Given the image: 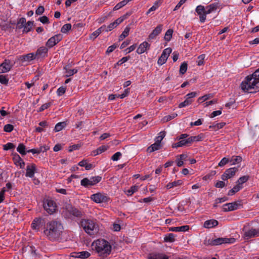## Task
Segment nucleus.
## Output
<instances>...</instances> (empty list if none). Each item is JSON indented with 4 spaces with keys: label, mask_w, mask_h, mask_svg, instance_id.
I'll return each instance as SVG.
<instances>
[{
    "label": "nucleus",
    "mask_w": 259,
    "mask_h": 259,
    "mask_svg": "<svg viewBox=\"0 0 259 259\" xmlns=\"http://www.w3.org/2000/svg\"><path fill=\"white\" fill-rule=\"evenodd\" d=\"M64 227L60 221L54 220L48 222L44 228V234L51 241L61 239Z\"/></svg>",
    "instance_id": "1"
},
{
    "label": "nucleus",
    "mask_w": 259,
    "mask_h": 259,
    "mask_svg": "<svg viewBox=\"0 0 259 259\" xmlns=\"http://www.w3.org/2000/svg\"><path fill=\"white\" fill-rule=\"evenodd\" d=\"M241 89L245 92H259V68L250 75L247 76L240 84Z\"/></svg>",
    "instance_id": "2"
},
{
    "label": "nucleus",
    "mask_w": 259,
    "mask_h": 259,
    "mask_svg": "<svg viewBox=\"0 0 259 259\" xmlns=\"http://www.w3.org/2000/svg\"><path fill=\"white\" fill-rule=\"evenodd\" d=\"M96 252L102 258H104L109 255L111 252V245L104 239H98L92 243Z\"/></svg>",
    "instance_id": "3"
},
{
    "label": "nucleus",
    "mask_w": 259,
    "mask_h": 259,
    "mask_svg": "<svg viewBox=\"0 0 259 259\" xmlns=\"http://www.w3.org/2000/svg\"><path fill=\"white\" fill-rule=\"evenodd\" d=\"M80 224L85 232L90 235H94L98 231V226L96 220L90 219H82Z\"/></svg>",
    "instance_id": "4"
},
{
    "label": "nucleus",
    "mask_w": 259,
    "mask_h": 259,
    "mask_svg": "<svg viewBox=\"0 0 259 259\" xmlns=\"http://www.w3.org/2000/svg\"><path fill=\"white\" fill-rule=\"evenodd\" d=\"M101 180L102 177L100 176L92 177L90 179L85 178L81 180L80 185L85 188H88L97 184L99 183Z\"/></svg>",
    "instance_id": "5"
},
{
    "label": "nucleus",
    "mask_w": 259,
    "mask_h": 259,
    "mask_svg": "<svg viewBox=\"0 0 259 259\" xmlns=\"http://www.w3.org/2000/svg\"><path fill=\"white\" fill-rule=\"evenodd\" d=\"M43 207L44 209L50 214L54 213L57 210L56 203L52 199H47L44 200Z\"/></svg>",
    "instance_id": "6"
},
{
    "label": "nucleus",
    "mask_w": 259,
    "mask_h": 259,
    "mask_svg": "<svg viewBox=\"0 0 259 259\" xmlns=\"http://www.w3.org/2000/svg\"><path fill=\"white\" fill-rule=\"evenodd\" d=\"M91 199L97 203L108 202L109 197L105 193H98L94 194L91 196Z\"/></svg>",
    "instance_id": "7"
},
{
    "label": "nucleus",
    "mask_w": 259,
    "mask_h": 259,
    "mask_svg": "<svg viewBox=\"0 0 259 259\" xmlns=\"http://www.w3.org/2000/svg\"><path fill=\"white\" fill-rule=\"evenodd\" d=\"M243 237L245 239L259 236V229L251 228L248 230L243 229Z\"/></svg>",
    "instance_id": "8"
},
{
    "label": "nucleus",
    "mask_w": 259,
    "mask_h": 259,
    "mask_svg": "<svg viewBox=\"0 0 259 259\" xmlns=\"http://www.w3.org/2000/svg\"><path fill=\"white\" fill-rule=\"evenodd\" d=\"M235 239L234 238H219L212 240L209 243L211 245H218L223 243H233L235 241Z\"/></svg>",
    "instance_id": "9"
},
{
    "label": "nucleus",
    "mask_w": 259,
    "mask_h": 259,
    "mask_svg": "<svg viewBox=\"0 0 259 259\" xmlns=\"http://www.w3.org/2000/svg\"><path fill=\"white\" fill-rule=\"evenodd\" d=\"M62 39V36L60 34L55 35L50 38L46 42V46L49 48H51L55 46Z\"/></svg>",
    "instance_id": "10"
},
{
    "label": "nucleus",
    "mask_w": 259,
    "mask_h": 259,
    "mask_svg": "<svg viewBox=\"0 0 259 259\" xmlns=\"http://www.w3.org/2000/svg\"><path fill=\"white\" fill-rule=\"evenodd\" d=\"M171 51L172 50L170 48H167L164 49L158 60V64L160 65L164 64L166 62L169 55L171 53Z\"/></svg>",
    "instance_id": "11"
},
{
    "label": "nucleus",
    "mask_w": 259,
    "mask_h": 259,
    "mask_svg": "<svg viewBox=\"0 0 259 259\" xmlns=\"http://www.w3.org/2000/svg\"><path fill=\"white\" fill-rule=\"evenodd\" d=\"M241 205V201H235L232 203H226L223 206L224 211H230L236 210Z\"/></svg>",
    "instance_id": "12"
},
{
    "label": "nucleus",
    "mask_w": 259,
    "mask_h": 259,
    "mask_svg": "<svg viewBox=\"0 0 259 259\" xmlns=\"http://www.w3.org/2000/svg\"><path fill=\"white\" fill-rule=\"evenodd\" d=\"M238 170L236 167H231L226 170L225 172L222 175L221 178L223 181L227 180L232 178Z\"/></svg>",
    "instance_id": "13"
},
{
    "label": "nucleus",
    "mask_w": 259,
    "mask_h": 259,
    "mask_svg": "<svg viewBox=\"0 0 259 259\" xmlns=\"http://www.w3.org/2000/svg\"><path fill=\"white\" fill-rule=\"evenodd\" d=\"M196 12L199 16L200 21L201 23L205 22L206 19V14H205V9L203 6L199 5L196 8Z\"/></svg>",
    "instance_id": "14"
},
{
    "label": "nucleus",
    "mask_w": 259,
    "mask_h": 259,
    "mask_svg": "<svg viewBox=\"0 0 259 259\" xmlns=\"http://www.w3.org/2000/svg\"><path fill=\"white\" fill-rule=\"evenodd\" d=\"M13 66L11 62L9 60H5V61L0 65V73H6L11 70Z\"/></svg>",
    "instance_id": "15"
},
{
    "label": "nucleus",
    "mask_w": 259,
    "mask_h": 259,
    "mask_svg": "<svg viewBox=\"0 0 259 259\" xmlns=\"http://www.w3.org/2000/svg\"><path fill=\"white\" fill-rule=\"evenodd\" d=\"M44 220L41 218H35L32 222L31 228L33 230L38 231L39 228L42 226Z\"/></svg>",
    "instance_id": "16"
},
{
    "label": "nucleus",
    "mask_w": 259,
    "mask_h": 259,
    "mask_svg": "<svg viewBox=\"0 0 259 259\" xmlns=\"http://www.w3.org/2000/svg\"><path fill=\"white\" fill-rule=\"evenodd\" d=\"M163 28V25L159 24L152 31L148 36V39L152 40L156 38L161 32Z\"/></svg>",
    "instance_id": "17"
},
{
    "label": "nucleus",
    "mask_w": 259,
    "mask_h": 259,
    "mask_svg": "<svg viewBox=\"0 0 259 259\" xmlns=\"http://www.w3.org/2000/svg\"><path fill=\"white\" fill-rule=\"evenodd\" d=\"M25 176L27 177L33 178L36 172V165L34 164L28 165L26 167Z\"/></svg>",
    "instance_id": "18"
},
{
    "label": "nucleus",
    "mask_w": 259,
    "mask_h": 259,
    "mask_svg": "<svg viewBox=\"0 0 259 259\" xmlns=\"http://www.w3.org/2000/svg\"><path fill=\"white\" fill-rule=\"evenodd\" d=\"M150 45L147 41H144L141 44L138 49H137V53L138 54H142L145 52L147 50H149Z\"/></svg>",
    "instance_id": "19"
},
{
    "label": "nucleus",
    "mask_w": 259,
    "mask_h": 259,
    "mask_svg": "<svg viewBox=\"0 0 259 259\" xmlns=\"http://www.w3.org/2000/svg\"><path fill=\"white\" fill-rule=\"evenodd\" d=\"M147 259H168V257L162 253H151L147 255Z\"/></svg>",
    "instance_id": "20"
},
{
    "label": "nucleus",
    "mask_w": 259,
    "mask_h": 259,
    "mask_svg": "<svg viewBox=\"0 0 259 259\" xmlns=\"http://www.w3.org/2000/svg\"><path fill=\"white\" fill-rule=\"evenodd\" d=\"M68 212L76 217H80L82 215V213L81 211L78 209L72 207L71 206H69L67 208Z\"/></svg>",
    "instance_id": "21"
},
{
    "label": "nucleus",
    "mask_w": 259,
    "mask_h": 259,
    "mask_svg": "<svg viewBox=\"0 0 259 259\" xmlns=\"http://www.w3.org/2000/svg\"><path fill=\"white\" fill-rule=\"evenodd\" d=\"M48 52V49L47 47H41L37 50L35 54L36 56L45 57L47 56Z\"/></svg>",
    "instance_id": "22"
},
{
    "label": "nucleus",
    "mask_w": 259,
    "mask_h": 259,
    "mask_svg": "<svg viewBox=\"0 0 259 259\" xmlns=\"http://www.w3.org/2000/svg\"><path fill=\"white\" fill-rule=\"evenodd\" d=\"M218 225V221L215 220H210L204 222L203 227L205 228H212Z\"/></svg>",
    "instance_id": "23"
},
{
    "label": "nucleus",
    "mask_w": 259,
    "mask_h": 259,
    "mask_svg": "<svg viewBox=\"0 0 259 259\" xmlns=\"http://www.w3.org/2000/svg\"><path fill=\"white\" fill-rule=\"evenodd\" d=\"M218 8V4L216 3L211 4L205 8V14L206 15L211 13L215 11Z\"/></svg>",
    "instance_id": "24"
},
{
    "label": "nucleus",
    "mask_w": 259,
    "mask_h": 259,
    "mask_svg": "<svg viewBox=\"0 0 259 259\" xmlns=\"http://www.w3.org/2000/svg\"><path fill=\"white\" fill-rule=\"evenodd\" d=\"M161 148V144L158 143L156 142L150 146H149L147 149V151L149 153L153 152L155 151L158 150Z\"/></svg>",
    "instance_id": "25"
},
{
    "label": "nucleus",
    "mask_w": 259,
    "mask_h": 259,
    "mask_svg": "<svg viewBox=\"0 0 259 259\" xmlns=\"http://www.w3.org/2000/svg\"><path fill=\"white\" fill-rule=\"evenodd\" d=\"M36 57V55L34 53H29L27 55H23L20 57V59L24 61H30L35 59Z\"/></svg>",
    "instance_id": "26"
},
{
    "label": "nucleus",
    "mask_w": 259,
    "mask_h": 259,
    "mask_svg": "<svg viewBox=\"0 0 259 259\" xmlns=\"http://www.w3.org/2000/svg\"><path fill=\"white\" fill-rule=\"evenodd\" d=\"M64 69L65 70V76L66 77L72 76L74 74L76 73L78 71L76 69H69L68 66H65Z\"/></svg>",
    "instance_id": "27"
},
{
    "label": "nucleus",
    "mask_w": 259,
    "mask_h": 259,
    "mask_svg": "<svg viewBox=\"0 0 259 259\" xmlns=\"http://www.w3.org/2000/svg\"><path fill=\"white\" fill-rule=\"evenodd\" d=\"M189 229V226L187 225L180 227H171L169 228V231L173 232H186Z\"/></svg>",
    "instance_id": "28"
},
{
    "label": "nucleus",
    "mask_w": 259,
    "mask_h": 259,
    "mask_svg": "<svg viewBox=\"0 0 259 259\" xmlns=\"http://www.w3.org/2000/svg\"><path fill=\"white\" fill-rule=\"evenodd\" d=\"M106 28L105 25H103L101 27H100L99 29L95 31L94 32H93L91 35H90V38L94 39H95L97 36H98L100 34L104 31L103 29Z\"/></svg>",
    "instance_id": "29"
},
{
    "label": "nucleus",
    "mask_w": 259,
    "mask_h": 259,
    "mask_svg": "<svg viewBox=\"0 0 259 259\" xmlns=\"http://www.w3.org/2000/svg\"><path fill=\"white\" fill-rule=\"evenodd\" d=\"M183 182L182 180H177L174 181L172 182H170L168 183L166 186V188L167 189H170L171 188H172L175 187H177L178 186H180L182 185Z\"/></svg>",
    "instance_id": "30"
},
{
    "label": "nucleus",
    "mask_w": 259,
    "mask_h": 259,
    "mask_svg": "<svg viewBox=\"0 0 259 259\" xmlns=\"http://www.w3.org/2000/svg\"><path fill=\"white\" fill-rule=\"evenodd\" d=\"M34 25V22L33 21H28L27 23L24 25V26L23 27V33H28V32L30 31L33 26Z\"/></svg>",
    "instance_id": "31"
},
{
    "label": "nucleus",
    "mask_w": 259,
    "mask_h": 259,
    "mask_svg": "<svg viewBox=\"0 0 259 259\" xmlns=\"http://www.w3.org/2000/svg\"><path fill=\"white\" fill-rule=\"evenodd\" d=\"M180 141L174 143L172 145V148L181 147L184 146H188L186 139H179Z\"/></svg>",
    "instance_id": "32"
},
{
    "label": "nucleus",
    "mask_w": 259,
    "mask_h": 259,
    "mask_svg": "<svg viewBox=\"0 0 259 259\" xmlns=\"http://www.w3.org/2000/svg\"><path fill=\"white\" fill-rule=\"evenodd\" d=\"M186 156L184 154H181L177 157L176 162L178 166L180 167L183 165V160L186 158Z\"/></svg>",
    "instance_id": "33"
},
{
    "label": "nucleus",
    "mask_w": 259,
    "mask_h": 259,
    "mask_svg": "<svg viewBox=\"0 0 259 259\" xmlns=\"http://www.w3.org/2000/svg\"><path fill=\"white\" fill-rule=\"evenodd\" d=\"M91 254L87 251H83L76 253L75 256L76 258H87L90 256Z\"/></svg>",
    "instance_id": "34"
},
{
    "label": "nucleus",
    "mask_w": 259,
    "mask_h": 259,
    "mask_svg": "<svg viewBox=\"0 0 259 259\" xmlns=\"http://www.w3.org/2000/svg\"><path fill=\"white\" fill-rule=\"evenodd\" d=\"M109 148V146L106 145H103L99 147L96 151H94V155L96 156L102 152L106 151Z\"/></svg>",
    "instance_id": "35"
},
{
    "label": "nucleus",
    "mask_w": 259,
    "mask_h": 259,
    "mask_svg": "<svg viewBox=\"0 0 259 259\" xmlns=\"http://www.w3.org/2000/svg\"><path fill=\"white\" fill-rule=\"evenodd\" d=\"M242 160V158L240 156H233L230 159V161L232 162V165H235L241 162Z\"/></svg>",
    "instance_id": "36"
},
{
    "label": "nucleus",
    "mask_w": 259,
    "mask_h": 259,
    "mask_svg": "<svg viewBox=\"0 0 259 259\" xmlns=\"http://www.w3.org/2000/svg\"><path fill=\"white\" fill-rule=\"evenodd\" d=\"M184 98L185 99V101L179 104L178 106L179 108H182L188 106L193 103L192 101H191L190 100H189V99L187 98V97H185Z\"/></svg>",
    "instance_id": "37"
},
{
    "label": "nucleus",
    "mask_w": 259,
    "mask_h": 259,
    "mask_svg": "<svg viewBox=\"0 0 259 259\" xmlns=\"http://www.w3.org/2000/svg\"><path fill=\"white\" fill-rule=\"evenodd\" d=\"M225 125V122L214 123L212 125L209 126L210 128H213L215 131H217L222 128Z\"/></svg>",
    "instance_id": "38"
},
{
    "label": "nucleus",
    "mask_w": 259,
    "mask_h": 259,
    "mask_svg": "<svg viewBox=\"0 0 259 259\" xmlns=\"http://www.w3.org/2000/svg\"><path fill=\"white\" fill-rule=\"evenodd\" d=\"M139 189V186H134L130 188V189L127 190L125 193L128 196L132 195L135 192L138 191Z\"/></svg>",
    "instance_id": "39"
},
{
    "label": "nucleus",
    "mask_w": 259,
    "mask_h": 259,
    "mask_svg": "<svg viewBox=\"0 0 259 259\" xmlns=\"http://www.w3.org/2000/svg\"><path fill=\"white\" fill-rule=\"evenodd\" d=\"M17 151L22 155H25L26 154L25 151V146L23 144H19Z\"/></svg>",
    "instance_id": "40"
},
{
    "label": "nucleus",
    "mask_w": 259,
    "mask_h": 259,
    "mask_svg": "<svg viewBox=\"0 0 259 259\" xmlns=\"http://www.w3.org/2000/svg\"><path fill=\"white\" fill-rule=\"evenodd\" d=\"M172 33H173L172 29H169L167 30L166 31V32H165V35L164 37L165 40H166V41H169L172 37Z\"/></svg>",
    "instance_id": "41"
},
{
    "label": "nucleus",
    "mask_w": 259,
    "mask_h": 259,
    "mask_svg": "<svg viewBox=\"0 0 259 259\" xmlns=\"http://www.w3.org/2000/svg\"><path fill=\"white\" fill-rule=\"evenodd\" d=\"M188 64L186 62H183L180 67V73L181 74H184L185 73L187 70Z\"/></svg>",
    "instance_id": "42"
},
{
    "label": "nucleus",
    "mask_w": 259,
    "mask_h": 259,
    "mask_svg": "<svg viewBox=\"0 0 259 259\" xmlns=\"http://www.w3.org/2000/svg\"><path fill=\"white\" fill-rule=\"evenodd\" d=\"M127 4V2L126 0H123L115 5V6L113 8V10H118L120 8H122L123 7H124V6H125Z\"/></svg>",
    "instance_id": "43"
},
{
    "label": "nucleus",
    "mask_w": 259,
    "mask_h": 259,
    "mask_svg": "<svg viewBox=\"0 0 259 259\" xmlns=\"http://www.w3.org/2000/svg\"><path fill=\"white\" fill-rule=\"evenodd\" d=\"M66 126V123L64 122H59L55 126L54 131L56 132L61 131Z\"/></svg>",
    "instance_id": "44"
},
{
    "label": "nucleus",
    "mask_w": 259,
    "mask_h": 259,
    "mask_svg": "<svg viewBox=\"0 0 259 259\" xmlns=\"http://www.w3.org/2000/svg\"><path fill=\"white\" fill-rule=\"evenodd\" d=\"M164 239L166 242H174L175 240V235L172 233H169L165 236Z\"/></svg>",
    "instance_id": "45"
},
{
    "label": "nucleus",
    "mask_w": 259,
    "mask_h": 259,
    "mask_svg": "<svg viewBox=\"0 0 259 259\" xmlns=\"http://www.w3.org/2000/svg\"><path fill=\"white\" fill-rule=\"evenodd\" d=\"M71 28V25L70 23L64 24L61 29V32L66 33Z\"/></svg>",
    "instance_id": "46"
},
{
    "label": "nucleus",
    "mask_w": 259,
    "mask_h": 259,
    "mask_svg": "<svg viewBox=\"0 0 259 259\" xmlns=\"http://www.w3.org/2000/svg\"><path fill=\"white\" fill-rule=\"evenodd\" d=\"M27 23L25 18H21L17 23V27L19 29L23 28L24 25Z\"/></svg>",
    "instance_id": "47"
},
{
    "label": "nucleus",
    "mask_w": 259,
    "mask_h": 259,
    "mask_svg": "<svg viewBox=\"0 0 259 259\" xmlns=\"http://www.w3.org/2000/svg\"><path fill=\"white\" fill-rule=\"evenodd\" d=\"M212 95L211 94H207L203 96L200 97L198 99V102L200 103L201 102H204L211 98L212 97Z\"/></svg>",
    "instance_id": "48"
},
{
    "label": "nucleus",
    "mask_w": 259,
    "mask_h": 259,
    "mask_svg": "<svg viewBox=\"0 0 259 259\" xmlns=\"http://www.w3.org/2000/svg\"><path fill=\"white\" fill-rule=\"evenodd\" d=\"M249 178V177L248 176H242L238 180L236 183L241 185L242 184L247 182Z\"/></svg>",
    "instance_id": "49"
},
{
    "label": "nucleus",
    "mask_w": 259,
    "mask_h": 259,
    "mask_svg": "<svg viewBox=\"0 0 259 259\" xmlns=\"http://www.w3.org/2000/svg\"><path fill=\"white\" fill-rule=\"evenodd\" d=\"M13 159L14 163L17 166H18L19 163H20V162H21L22 160V158L20 157V156L17 153H15L14 155Z\"/></svg>",
    "instance_id": "50"
},
{
    "label": "nucleus",
    "mask_w": 259,
    "mask_h": 259,
    "mask_svg": "<svg viewBox=\"0 0 259 259\" xmlns=\"http://www.w3.org/2000/svg\"><path fill=\"white\" fill-rule=\"evenodd\" d=\"M117 26L115 25L114 22L111 23L108 26H106V28L104 29V31L105 32H108L110 31H111L113 30L114 28L116 27Z\"/></svg>",
    "instance_id": "51"
},
{
    "label": "nucleus",
    "mask_w": 259,
    "mask_h": 259,
    "mask_svg": "<svg viewBox=\"0 0 259 259\" xmlns=\"http://www.w3.org/2000/svg\"><path fill=\"white\" fill-rule=\"evenodd\" d=\"M204 58H205V55H204V54L201 55L198 57L197 63V65L198 66H201L203 64Z\"/></svg>",
    "instance_id": "52"
},
{
    "label": "nucleus",
    "mask_w": 259,
    "mask_h": 259,
    "mask_svg": "<svg viewBox=\"0 0 259 259\" xmlns=\"http://www.w3.org/2000/svg\"><path fill=\"white\" fill-rule=\"evenodd\" d=\"M15 147V146L14 145V144H13L12 143H8L7 144H6L3 146V149L5 150H8L14 149Z\"/></svg>",
    "instance_id": "53"
},
{
    "label": "nucleus",
    "mask_w": 259,
    "mask_h": 259,
    "mask_svg": "<svg viewBox=\"0 0 259 259\" xmlns=\"http://www.w3.org/2000/svg\"><path fill=\"white\" fill-rule=\"evenodd\" d=\"M14 129V126L11 124H7L4 126V131L6 132L10 133Z\"/></svg>",
    "instance_id": "54"
},
{
    "label": "nucleus",
    "mask_w": 259,
    "mask_h": 259,
    "mask_svg": "<svg viewBox=\"0 0 259 259\" xmlns=\"http://www.w3.org/2000/svg\"><path fill=\"white\" fill-rule=\"evenodd\" d=\"M230 161V159L226 157H224L219 163L218 165L220 167L224 166L227 163H228Z\"/></svg>",
    "instance_id": "55"
},
{
    "label": "nucleus",
    "mask_w": 259,
    "mask_h": 259,
    "mask_svg": "<svg viewBox=\"0 0 259 259\" xmlns=\"http://www.w3.org/2000/svg\"><path fill=\"white\" fill-rule=\"evenodd\" d=\"M9 79L5 75H0V82L2 84L7 85L8 84Z\"/></svg>",
    "instance_id": "56"
},
{
    "label": "nucleus",
    "mask_w": 259,
    "mask_h": 259,
    "mask_svg": "<svg viewBox=\"0 0 259 259\" xmlns=\"http://www.w3.org/2000/svg\"><path fill=\"white\" fill-rule=\"evenodd\" d=\"M197 95V94L195 92H193L190 93H189L187 94L185 96V97H187V98L189 99L191 101H192V102L194 101V98H195Z\"/></svg>",
    "instance_id": "57"
},
{
    "label": "nucleus",
    "mask_w": 259,
    "mask_h": 259,
    "mask_svg": "<svg viewBox=\"0 0 259 259\" xmlns=\"http://www.w3.org/2000/svg\"><path fill=\"white\" fill-rule=\"evenodd\" d=\"M121 155H122V154L121 152H117L112 155V156L111 157V159L113 161H117L119 159V158L121 156Z\"/></svg>",
    "instance_id": "58"
},
{
    "label": "nucleus",
    "mask_w": 259,
    "mask_h": 259,
    "mask_svg": "<svg viewBox=\"0 0 259 259\" xmlns=\"http://www.w3.org/2000/svg\"><path fill=\"white\" fill-rule=\"evenodd\" d=\"M51 104H52L51 102H49V103H47L43 104L39 108L38 111L41 112V111H44V110L48 108L51 105Z\"/></svg>",
    "instance_id": "59"
},
{
    "label": "nucleus",
    "mask_w": 259,
    "mask_h": 259,
    "mask_svg": "<svg viewBox=\"0 0 259 259\" xmlns=\"http://www.w3.org/2000/svg\"><path fill=\"white\" fill-rule=\"evenodd\" d=\"M130 56L124 57L122 58L120 60H119L117 63V64L118 65H121L123 63L127 62L130 59Z\"/></svg>",
    "instance_id": "60"
},
{
    "label": "nucleus",
    "mask_w": 259,
    "mask_h": 259,
    "mask_svg": "<svg viewBox=\"0 0 259 259\" xmlns=\"http://www.w3.org/2000/svg\"><path fill=\"white\" fill-rule=\"evenodd\" d=\"M66 91V89L63 87H61L58 89L57 91V94L58 96H61L63 95Z\"/></svg>",
    "instance_id": "61"
},
{
    "label": "nucleus",
    "mask_w": 259,
    "mask_h": 259,
    "mask_svg": "<svg viewBox=\"0 0 259 259\" xmlns=\"http://www.w3.org/2000/svg\"><path fill=\"white\" fill-rule=\"evenodd\" d=\"M39 20L42 23V24H49L50 23L49 18L46 16H43L39 18Z\"/></svg>",
    "instance_id": "62"
},
{
    "label": "nucleus",
    "mask_w": 259,
    "mask_h": 259,
    "mask_svg": "<svg viewBox=\"0 0 259 259\" xmlns=\"http://www.w3.org/2000/svg\"><path fill=\"white\" fill-rule=\"evenodd\" d=\"M126 19V17L125 16H122L120 18H118V19H117L114 22H113L114 23V24H115V25L116 26H117L119 24H120L121 22H123V21L124 20Z\"/></svg>",
    "instance_id": "63"
},
{
    "label": "nucleus",
    "mask_w": 259,
    "mask_h": 259,
    "mask_svg": "<svg viewBox=\"0 0 259 259\" xmlns=\"http://www.w3.org/2000/svg\"><path fill=\"white\" fill-rule=\"evenodd\" d=\"M45 11V9L43 6H39L35 11V14L40 15H41Z\"/></svg>",
    "instance_id": "64"
}]
</instances>
